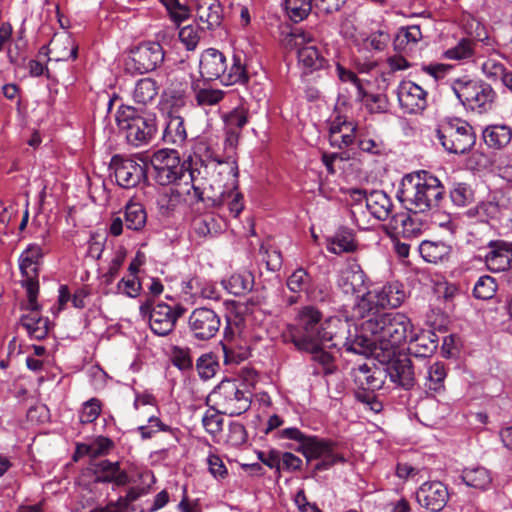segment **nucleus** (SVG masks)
I'll return each mask as SVG.
<instances>
[{
  "label": "nucleus",
  "instance_id": "nucleus-1",
  "mask_svg": "<svg viewBox=\"0 0 512 512\" xmlns=\"http://www.w3.org/2000/svg\"><path fill=\"white\" fill-rule=\"evenodd\" d=\"M206 200L213 207L227 205L230 213L237 217L244 209L242 193L238 191L239 169L237 161L231 157L226 160L211 159L205 164Z\"/></svg>",
  "mask_w": 512,
  "mask_h": 512
},
{
  "label": "nucleus",
  "instance_id": "nucleus-2",
  "mask_svg": "<svg viewBox=\"0 0 512 512\" xmlns=\"http://www.w3.org/2000/svg\"><path fill=\"white\" fill-rule=\"evenodd\" d=\"M445 194L441 181L428 171L406 174L401 181L397 198L412 213H426L439 207Z\"/></svg>",
  "mask_w": 512,
  "mask_h": 512
},
{
  "label": "nucleus",
  "instance_id": "nucleus-3",
  "mask_svg": "<svg viewBox=\"0 0 512 512\" xmlns=\"http://www.w3.org/2000/svg\"><path fill=\"white\" fill-rule=\"evenodd\" d=\"M334 318L323 321V314L318 308L303 306L297 313L296 323L290 325L283 335L284 339L297 350H314L317 343L331 342L335 328H328V324Z\"/></svg>",
  "mask_w": 512,
  "mask_h": 512
},
{
  "label": "nucleus",
  "instance_id": "nucleus-4",
  "mask_svg": "<svg viewBox=\"0 0 512 512\" xmlns=\"http://www.w3.org/2000/svg\"><path fill=\"white\" fill-rule=\"evenodd\" d=\"M411 320L403 313L390 312L375 315L361 323V331L369 333L378 342V348L390 360L396 349L406 342L412 333Z\"/></svg>",
  "mask_w": 512,
  "mask_h": 512
},
{
  "label": "nucleus",
  "instance_id": "nucleus-5",
  "mask_svg": "<svg viewBox=\"0 0 512 512\" xmlns=\"http://www.w3.org/2000/svg\"><path fill=\"white\" fill-rule=\"evenodd\" d=\"M280 439H290L299 443L295 448L296 452L303 454L307 461L321 459L315 466L314 472L327 470L336 463H344L345 458L336 452V444L329 440L320 439L316 436L305 435L296 427L280 430L277 433Z\"/></svg>",
  "mask_w": 512,
  "mask_h": 512
},
{
  "label": "nucleus",
  "instance_id": "nucleus-6",
  "mask_svg": "<svg viewBox=\"0 0 512 512\" xmlns=\"http://www.w3.org/2000/svg\"><path fill=\"white\" fill-rule=\"evenodd\" d=\"M199 72L203 80L219 79L223 85L245 84L248 81L246 67L239 55H234L230 67L224 54L216 49L205 50L199 62Z\"/></svg>",
  "mask_w": 512,
  "mask_h": 512
},
{
  "label": "nucleus",
  "instance_id": "nucleus-7",
  "mask_svg": "<svg viewBox=\"0 0 512 512\" xmlns=\"http://www.w3.org/2000/svg\"><path fill=\"white\" fill-rule=\"evenodd\" d=\"M116 123L127 144L133 147L148 145L157 132L156 120L145 117L128 105H121L116 112Z\"/></svg>",
  "mask_w": 512,
  "mask_h": 512
},
{
  "label": "nucleus",
  "instance_id": "nucleus-8",
  "mask_svg": "<svg viewBox=\"0 0 512 512\" xmlns=\"http://www.w3.org/2000/svg\"><path fill=\"white\" fill-rule=\"evenodd\" d=\"M451 87L463 106L478 113L491 110L497 97L489 83L467 76L455 79Z\"/></svg>",
  "mask_w": 512,
  "mask_h": 512
},
{
  "label": "nucleus",
  "instance_id": "nucleus-9",
  "mask_svg": "<svg viewBox=\"0 0 512 512\" xmlns=\"http://www.w3.org/2000/svg\"><path fill=\"white\" fill-rule=\"evenodd\" d=\"M328 328H335L333 332L330 348L345 349L347 352L368 355L372 354L378 347V342L374 337L368 338L365 332L359 333L356 326L348 321L334 318L328 324Z\"/></svg>",
  "mask_w": 512,
  "mask_h": 512
},
{
  "label": "nucleus",
  "instance_id": "nucleus-10",
  "mask_svg": "<svg viewBox=\"0 0 512 512\" xmlns=\"http://www.w3.org/2000/svg\"><path fill=\"white\" fill-rule=\"evenodd\" d=\"M217 412L238 416L250 408L251 394L244 392L234 380H223L208 397Z\"/></svg>",
  "mask_w": 512,
  "mask_h": 512
},
{
  "label": "nucleus",
  "instance_id": "nucleus-11",
  "mask_svg": "<svg viewBox=\"0 0 512 512\" xmlns=\"http://www.w3.org/2000/svg\"><path fill=\"white\" fill-rule=\"evenodd\" d=\"M436 134L443 148L454 154L466 153L476 141L472 126L459 118L444 120L438 126Z\"/></svg>",
  "mask_w": 512,
  "mask_h": 512
},
{
  "label": "nucleus",
  "instance_id": "nucleus-12",
  "mask_svg": "<svg viewBox=\"0 0 512 512\" xmlns=\"http://www.w3.org/2000/svg\"><path fill=\"white\" fill-rule=\"evenodd\" d=\"M78 44L68 34L53 37L49 46L43 45L34 59V76L43 75L48 72L47 62L51 60L50 53H53L56 61L75 60L78 56Z\"/></svg>",
  "mask_w": 512,
  "mask_h": 512
},
{
  "label": "nucleus",
  "instance_id": "nucleus-13",
  "mask_svg": "<svg viewBox=\"0 0 512 512\" xmlns=\"http://www.w3.org/2000/svg\"><path fill=\"white\" fill-rule=\"evenodd\" d=\"M151 162L155 170V180L159 185H170L184 176V164L176 150H159L153 155Z\"/></svg>",
  "mask_w": 512,
  "mask_h": 512
},
{
  "label": "nucleus",
  "instance_id": "nucleus-14",
  "mask_svg": "<svg viewBox=\"0 0 512 512\" xmlns=\"http://www.w3.org/2000/svg\"><path fill=\"white\" fill-rule=\"evenodd\" d=\"M221 326L218 314L206 307L194 309L188 318V328L192 336L199 341L213 338Z\"/></svg>",
  "mask_w": 512,
  "mask_h": 512
},
{
  "label": "nucleus",
  "instance_id": "nucleus-15",
  "mask_svg": "<svg viewBox=\"0 0 512 512\" xmlns=\"http://www.w3.org/2000/svg\"><path fill=\"white\" fill-rule=\"evenodd\" d=\"M110 168L114 171L116 183L125 189L136 187L146 178L145 166L120 155H114Z\"/></svg>",
  "mask_w": 512,
  "mask_h": 512
},
{
  "label": "nucleus",
  "instance_id": "nucleus-16",
  "mask_svg": "<svg viewBox=\"0 0 512 512\" xmlns=\"http://www.w3.org/2000/svg\"><path fill=\"white\" fill-rule=\"evenodd\" d=\"M131 60L135 71L147 73L155 70L163 62L164 51L158 42H143L131 51Z\"/></svg>",
  "mask_w": 512,
  "mask_h": 512
},
{
  "label": "nucleus",
  "instance_id": "nucleus-17",
  "mask_svg": "<svg viewBox=\"0 0 512 512\" xmlns=\"http://www.w3.org/2000/svg\"><path fill=\"white\" fill-rule=\"evenodd\" d=\"M184 312L185 308L180 305L173 308L166 303L156 304L152 309L149 321L151 330L159 336L169 335Z\"/></svg>",
  "mask_w": 512,
  "mask_h": 512
},
{
  "label": "nucleus",
  "instance_id": "nucleus-18",
  "mask_svg": "<svg viewBox=\"0 0 512 512\" xmlns=\"http://www.w3.org/2000/svg\"><path fill=\"white\" fill-rule=\"evenodd\" d=\"M420 506L432 512L441 511L447 504L449 493L447 487L440 481L423 483L416 492Z\"/></svg>",
  "mask_w": 512,
  "mask_h": 512
},
{
  "label": "nucleus",
  "instance_id": "nucleus-19",
  "mask_svg": "<svg viewBox=\"0 0 512 512\" xmlns=\"http://www.w3.org/2000/svg\"><path fill=\"white\" fill-rule=\"evenodd\" d=\"M397 96L405 113H419L427 106V92L412 81H402L398 86Z\"/></svg>",
  "mask_w": 512,
  "mask_h": 512
},
{
  "label": "nucleus",
  "instance_id": "nucleus-20",
  "mask_svg": "<svg viewBox=\"0 0 512 512\" xmlns=\"http://www.w3.org/2000/svg\"><path fill=\"white\" fill-rule=\"evenodd\" d=\"M94 474V483H111L114 488L124 487L130 483L127 472L120 467L119 462L99 460L90 464Z\"/></svg>",
  "mask_w": 512,
  "mask_h": 512
},
{
  "label": "nucleus",
  "instance_id": "nucleus-21",
  "mask_svg": "<svg viewBox=\"0 0 512 512\" xmlns=\"http://www.w3.org/2000/svg\"><path fill=\"white\" fill-rule=\"evenodd\" d=\"M487 247L490 250L485 255V264L491 272H502L510 269L512 264V242L490 240Z\"/></svg>",
  "mask_w": 512,
  "mask_h": 512
},
{
  "label": "nucleus",
  "instance_id": "nucleus-22",
  "mask_svg": "<svg viewBox=\"0 0 512 512\" xmlns=\"http://www.w3.org/2000/svg\"><path fill=\"white\" fill-rule=\"evenodd\" d=\"M225 148L235 149L244 126L248 123V112L243 107L234 108L223 116Z\"/></svg>",
  "mask_w": 512,
  "mask_h": 512
},
{
  "label": "nucleus",
  "instance_id": "nucleus-23",
  "mask_svg": "<svg viewBox=\"0 0 512 512\" xmlns=\"http://www.w3.org/2000/svg\"><path fill=\"white\" fill-rule=\"evenodd\" d=\"M356 125L346 116L336 115L330 123L329 142L339 149L349 147L355 140Z\"/></svg>",
  "mask_w": 512,
  "mask_h": 512
},
{
  "label": "nucleus",
  "instance_id": "nucleus-24",
  "mask_svg": "<svg viewBox=\"0 0 512 512\" xmlns=\"http://www.w3.org/2000/svg\"><path fill=\"white\" fill-rule=\"evenodd\" d=\"M384 370L386 377L389 376L390 380L398 386L404 389L413 387L415 374L412 361L408 357L403 356L390 360Z\"/></svg>",
  "mask_w": 512,
  "mask_h": 512
},
{
  "label": "nucleus",
  "instance_id": "nucleus-25",
  "mask_svg": "<svg viewBox=\"0 0 512 512\" xmlns=\"http://www.w3.org/2000/svg\"><path fill=\"white\" fill-rule=\"evenodd\" d=\"M485 53L486 55L483 53L476 60L483 75L491 82L502 81L507 73L505 56L495 49H486Z\"/></svg>",
  "mask_w": 512,
  "mask_h": 512
},
{
  "label": "nucleus",
  "instance_id": "nucleus-26",
  "mask_svg": "<svg viewBox=\"0 0 512 512\" xmlns=\"http://www.w3.org/2000/svg\"><path fill=\"white\" fill-rule=\"evenodd\" d=\"M384 367L368 364L359 365L353 369V376L358 389L376 391L383 387L386 379Z\"/></svg>",
  "mask_w": 512,
  "mask_h": 512
},
{
  "label": "nucleus",
  "instance_id": "nucleus-27",
  "mask_svg": "<svg viewBox=\"0 0 512 512\" xmlns=\"http://www.w3.org/2000/svg\"><path fill=\"white\" fill-rule=\"evenodd\" d=\"M195 10L202 29H214L222 23L223 8L219 0H196Z\"/></svg>",
  "mask_w": 512,
  "mask_h": 512
},
{
  "label": "nucleus",
  "instance_id": "nucleus-28",
  "mask_svg": "<svg viewBox=\"0 0 512 512\" xmlns=\"http://www.w3.org/2000/svg\"><path fill=\"white\" fill-rule=\"evenodd\" d=\"M19 270L21 279L18 283L22 288L26 289L27 299L20 301V309L27 311L28 314L32 311V244H29L24 252L19 257Z\"/></svg>",
  "mask_w": 512,
  "mask_h": 512
},
{
  "label": "nucleus",
  "instance_id": "nucleus-29",
  "mask_svg": "<svg viewBox=\"0 0 512 512\" xmlns=\"http://www.w3.org/2000/svg\"><path fill=\"white\" fill-rule=\"evenodd\" d=\"M437 347L438 336L431 330H424L411 336L408 351L415 357H428L436 351Z\"/></svg>",
  "mask_w": 512,
  "mask_h": 512
},
{
  "label": "nucleus",
  "instance_id": "nucleus-30",
  "mask_svg": "<svg viewBox=\"0 0 512 512\" xmlns=\"http://www.w3.org/2000/svg\"><path fill=\"white\" fill-rule=\"evenodd\" d=\"M391 225L403 237L411 238L422 232L424 222L417 214L407 211L394 215L391 219Z\"/></svg>",
  "mask_w": 512,
  "mask_h": 512
},
{
  "label": "nucleus",
  "instance_id": "nucleus-31",
  "mask_svg": "<svg viewBox=\"0 0 512 512\" xmlns=\"http://www.w3.org/2000/svg\"><path fill=\"white\" fill-rule=\"evenodd\" d=\"M418 250L426 262L437 264L449 260L452 246L440 240H424L419 244Z\"/></svg>",
  "mask_w": 512,
  "mask_h": 512
},
{
  "label": "nucleus",
  "instance_id": "nucleus-32",
  "mask_svg": "<svg viewBox=\"0 0 512 512\" xmlns=\"http://www.w3.org/2000/svg\"><path fill=\"white\" fill-rule=\"evenodd\" d=\"M482 137L489 149L502 150L512 140V128L505 124L489 125L483 130Z\"/></svg>",
  "mask_w": 512,
  "mask_h": 512
},
{
  "label": "nucleus",
  "instance_id": "nucleus-33",
  "mask_svg": "<svg viewBox=\"0 0 512 512\" xmlns=\"http://www.w3.org/2000/svg\"><path fill=\"white\" fill-rule=\"evenodd\" d=\"M22 331L26 332L28 338H32V317L28 313L22 314L15 326L16 336L9 343L8 359L0 361L2 369H6L10 360L17 359L23 353L22 345L17 343Z\"/></svg>",
  "mask_w": 512,
  "mask_h": 512
},
{
  "label": "nucleus",
  "instance_id": "nucleus-34",
  "mask_svg": "<svg viewBox=\"0 0 512 512\" xmlns=\"http://www.w3.org/2000/svg\"><path fill=\"white\" fill-rule=\"evenodd\" d=\"M366 207L376 219L384 221L392 213L391 198L382 190H373L366 197Z\"/></svg>",
  "mask_w": 512,
  "mask_h": 512
},
{
  "label": "nucleus",
  "instance_id": "nucleus-35",
  "mask_svg": "<svg viewBox=\"0 0 512 512\" xmlns=\"http://www.w3.org/2000/svg\"><path fill=\"white\" fill-rule=\"evenodd\" d=\"M298 63L305 73H312L327 65V60L322 52L314 45H305L298 49Z\"/></svg>",
  "mask_w": 512,
  "mask_h": 512
},
{
  "label": "nucleus",
  "instance_id": "nucleus-36",
  "mask_svg": "<svg viewBox=\"0 0 512 512\" xmlns=\"http://www.w3.org/2000/svg\"><path fill=\"white\" fill-rule=\"evenodd\" d=\"M383 309L379 300V296L375 289L369 290L362 294L353 307V313L356 317L369 319L375 315H381L379 310Z\"/></svg>",
  "mask_w": 512,
  "mask_h": 512
},
{
  "label": "nucleus",
  "instance_id": "nucleus-37",
  "mask_svg": "<svg viewBox=\"0 0 512 512\" xmlns=\"http://www.w3.org/2000/svg\"><path fill=\"white\" fill-rule=\"evenodd\" d=\"M356 248L355 235L348 228H340L334 236L327 240L328 251L337 255L354 252Z\"/></svg>",
  "mask_w": 512,
  "mask_h": 512
},
{
  "label": "nucleus",
  "instance_id": "nucleus-38",
  "mask_svg": "<svg viewBox=\"0 0 512 512\" xmlns=\"http://www.w3.org/2000/svg\"><path fill=\"white\" fill-rule=\"evenodd\" d=\"M166 126L162 139L167 144L182 145L187 139V130L183 116L165 117Z\"/></svg>",
  "mask_w": 512,
  "mask_h": 512
},
{
  "label": "nucleus",
  "instance_id": "nucleus-39",
  "mask_svg": "<svg viewBox=\"0 0 512 512\" xmlns=\"http://www.w3.org/2000/svg\"><path fill=\"white\" fill-rule=\"evenodd\" d=\"M379 296L382 308H397L399 307L406 297L403 285L399 283H389L382 287L374 288Z\"/></svg>",
  "mask_w": 512,
  "mask_h": 512
},
{
  "label": "nucleus",
  "instance_id": "nucleus-40",
  "mask_svg": "<svg viewBox=\"0 0 512 512\" xmlns=\"http://www.w3.org/2000/svg\"><path fill=\"white\" fill-rule=\"evenodd\" d=\"M159 86L157 82L149 77L138 80L132 91V98L135 103L146 106L158 95Z\"/></svg>",
  "mask_w": 512,
  "mask_h": 512
},
{
  "label": "nucleus",
  "instance_id": "nucleus-41",
  "mask_svg": "<svg viewBox=\"0 0 512 512\" xmlns=\"http://www.w3.org/2000/svg\"><path fill=\"white\" fill-rule=\"evenodd\" d=\"M124 221L129 230H143L147 223L146 209L141 203L128 202L124 207Z\"/></svg>",
  "mask_w": 512,
  "mask_h": 512
},
{
  "label": "nucleus",
  "instance_id": "nucleus-42",
  "mask_svg": "<svg viewBox=\"0 0 512 512\" xmlns=\"http://www.w3.org/2000/svg\"><path fill=\"white\" fill-rule=\"evenodd\" d=\"M225 288L235 296H241L250 292L254 285V276L250 271L244 270L232 274L224 281Z\"/></svg>",
  "mask_w": 512,
  "mask_h": 512
},
{
  "label": "nucleus",
  "instance_id": "nucleus-43",
  "mask_svg": "<svg viewBox=\"0 0 512 512\" xmlns=\"http://www.w3.org/2000/svg\"><path fill=\"white\" fill-rule=\"evenodd\" d=\"M461 478L467 486L480 490L487 489L492 481L490 472L481 466L465 468Z\"/></svg>",
  "mask_w": 512,
  "mask_h": 512
},
{
  "label": "nucleus",
  "instance_id": "nucleus-44",
  "mask_svg": "<svg viewBox=\"0 0 512 512\" xmlns=\"http://www.w3.org/2000/svg\"><path fill=\"white\" fill-rule=\"evenodd\" d=\"M364 284L365 274L360 268H347L342 271L339 286L346 294H358L362 292Z\"/></svg>",
  "mask_w": 512,
  "mask_h": 512
},
{
  "label": "nucleus",
  "instance_id": "nucleus-45",
  "mask_svg": "<svg viewBox=\"0 0 512 512\" xmlns=\"http://www.w3.org/2000/svg\"><path fill=\"white\" fill-rule=\"evenodd\" d=\"M185 105V96L179 92L172 91L161 96L159 109L165 117L182 116L180 112Z\"/></svg>",
  "mask_w": 512,
  "mask_h": 512
},
{
  "label": "nucleus",
  "instance_id": "nucleus-46",
  "mask_svg": "<svg viewBox=\"0 0 512 512\" xmlns=\"http://www.w3.org/2000/svg\"><path fill=\"white\" fill-rule=\"evenodd\" d=\"M447 376L444 363L435 362L427 369L424 386L428 391L440 392L444 390V382Z\"/></svg>",
  "mask_w": 512,
  "mask_h": 512
},
{
  "label": "nucleus",
  "instance_id": "nucleus-47",
  "mask_svg": "<svg viewBox=\"0 0 512 512\" xmlns=\"http://www.w3.org/2000/svg\"><path fill=\"white\" fill-rule=\"evenodd\" d=\"M478 52V43L463 38L454 47L446 50L444 56L450 60H465L471 58L475 53Z\"/></svg>",
  "mask_w": 512,
  "mask_h": 512
},
{
  "label": "nucleus",
  "instance_id": "nucleus-48",
  "mask_svg": "<svg viewBox=\"0 0 512 512\" xmlns=\"http://www.w3.org/2000/svg\"><path fill=\"white\" fill-rule=\"evenodd\" d=\"M313 0H285L286 13L291 21L298 23L308 17L312 10Z\"/></svg>",
  "mask_w": 512,
  "mask_h": 512
},
{
  "label": "nucleus",
  "instance_id": "nucleus-49",
  "mask_svg": "<svg viewBox=\"0 0 512 512\" xmlns=\"http://www.w3.org/2000/svg\"><path fill=\"white\" fill-rule=\"evenodd\" d=\"M391 41V36L388 29L384 26L376 31L371 32L364 40L365 48L381 52L386 49Z\"/></svg>",
  "mask_w": 512,
  "mask_h": 512
},
{
  "label": "nucleus",
  "instance_id": "nucleus-50",
  "mask_svg": "<svg viewBox=\"0 0 512 512\" xmlns=\"http://www.w3.org/2000/svg\"><path fill=\"white\" fill-rule=\"evenodd\" d=\"M180 203V194L172 189L158 194L156 204L159 214L169 216Z\"/></svg>",
  "mask_w": 512,
  "mask_h": 512
},
{
  "label": "nucleus",
  "instance_id": "nucleus-51",
  "mask_svg": "<svg viewBox=\"0 0 512 512\" xmlns=\"http://www.w3.org/2000/svg\"><path fill=\"white\" fill-rule=\"evenodd\" d=\"M498 289L496 280L489 276H481L474 285L473 295L477 299L489 300L494 297Z\"/></svg>",
  "mask_w": 512,
  "mask_h": 512
},
{
  "label": "nucleus",
  "instance_id": "nucleus-52",
  "mask_svg": "<svg viewBox=\"0 0 512 512\" xmlns=\"http://www.w3.org/2000/svg\"><path fill=\"white\" fill-rule=\"evenodd\" d=\"M311 283V276L302 267L297 268L286 281L288 289L293 293H300L306 291Z\"/></svg>",
  "mask_w": 512,
  "mask_h": 512
},
{
  "label": "nucleus",
  "instance_id": "nucleus-53",
  "mask_svg": "<svg viewBox=\"0 0 512 512\" xmlns=\"http://www.w3.org/2000/svg\"><path fill=\"white\" fill-rule=\"evenodd\" d=\"M261 261L265 263L267 270L278 271L282 266L281 252L272 247L262 244L259 249Z\"/></svg>",
  "mask_w": 512,
  "mask_h": 512
},
{
  "label": "nucleus",
  "instance_id": "nucleus-54",
  "mask_svg": "<svg viewBox=\"0 0 512 512\" xmlns=\"http://www.w3.org/2000/svg\"><path fill=\"white\" fill-rule=\"evenodd\" d=\"M225 92L221 89L201 88L195 93V100L199 106H213L224 99Z\"/></svg>",
  "mask_w": 512,
  "mask_h": 512
},
{
  "label": "nucleus",
  "instance_id": "nucleus-55",
  "mask_svg": "<svg viewBox=\"0 0 512 512\" xmlns=\"http://www.w3.org/2000/svg\"><path fill=\"white\" fill-rule=\"evenodd\" d=\"M172 364L182 371L190 370L193 367V359L189 348L174 346L171 350Z\"/></svg>",
  "mask_w": 512,
  "mask_h": 512
},
{
  "label": "nucleus",
  "instance_id": "nucleus-56",
  "mask_svg": "<svg viewBox=\"0 0 512 512\" xmlns=\"http://www.w3.org/2000/svg\"><path fill=\"white\" fill-rule=\"evenodd\" d=\"M218 367V363L212 354H203L196 361V370L200 378L208 380L212 378Z\"/></svg>",
  "mask_w": 512,
  "mask_h": 512
},
{
  "label": "nucleus",
  "instance_id": "nucleus-57",
  "mask_svg": "<svg viewBox=\"0 0 512 512\" xmlns=\"http://www.w3.org/2000/svg\"><path fill=\"white\" fill-rule=\"evenodd\" d=\"M451 201L459 207H464L473 201V192L465 183L456 184L450 191Z\"/></svg>",
  "mask_w": 512,
  "mask_h": 512
},
{
  "label": "nucleus",
  "instance_id": "nucleus-58",
  "mask_svg": "<svg viewBox=\"0 0 512 512\" xmlns=\"http://www.w3.org/2000/svg\"><path fill=\"white\" fill-rule=\"evenodd\" d=\"M221 414L213 407V409L207 410L202 417L203 427L209 434L216 435L222 430L223 419L220 416Z\"/></svg>",
  "mask_w": 512,
  "mask_h": 512
},
{
  "label": "nucleus",
  "instance_id": "nucleus-59",
  "mask_svg": "<svg viewBox=\"0 0 512 512\" xmlns=\"http://www.w3.org/2000/svg\"><path fill=\"white\" fill-rule=\"evenodd\" d=\"M206 462L208 470L214 478L222 480L228 476V470L219 455L209 453Z\"/></svg>",
  "mask_w": 512,
  "mask_h": 512
},
{
  "label": "nucleus",
  "instance_id": "nucleus-60",
  "mask_svg": "<svg viewBox=\"0 0 512 512\" xmlns=\"http://www.w3.org/2000/svg\"><path fill=\"white\" fill-rule=\"evenodd\" d=\"M179 39L187 50H194L200 40L198 28L193 25L182 27L179 31Z\"/></svg>",
  "mask_w": 512,
  "mask_h": 512
},
{
  "label": "nucleus",
  "instance_id": "nucleus-61",
  "mask_svg": "<svg viewBox=\"0 0 512 512\" xmlns=\"http://www.w3.org/2000/svg\"><path fill=\"white\" fill-rule=\"evenodd\" d=\"M100 412V401L93 398L84 404L79 416L80 422L83 424L91 423L98 418Z\"/></svg>",
  "mask_w": 512,
  "mask_h": 512
},
{
  "label": "nucleus",
  "instance_id": "nucleus-62",
  "mask_svg": "<svg viewBox=\"0 0 512 512\" xmlns=\"http://www.w3.org/2000/svg\"><path fill=\"white\" fill-rule=\"evenodd\" d=\"M258 459L271 469H275L278 474L281 471V453L276 449L269 451H259L257 453Z\"/></svg>",
  "mask_w": 512,
  "mask_h": 512
},
{
  "label": "nucleus",
  "instance_id": "nucleus-63",
  "mask_svg": "<svg viewBox=\"0 0 512 512\" xmlns=\"http://www.w3.org/2000/svg\"><path fill=\"white\" fill-rule=\"evenodd\" d=\"M112 447L113 442L109 438L100 436L89 444L88 450H90V457L95 459L108 454Z\"/></svg>",
  "mask_w": 512,
  "mask_h": 512
},
{
  "label": "nucleus",
  "instance_id": "nucleus-64",
  "mask_svg": "<svg viewBox=\"0 0 512 512\" xmlns=\"http://www.w3.org/2000/svg\"><path fill=\"white\" fill-rule=\"evenodd\" d=\"M355 397L359 402L367 405L369 409L374 412H380L382 410V403L377 399L374 391L359 389L356 391Z\"/></svg>",
  "mask_w": 512,
  "mask_h": 512
}]
</instances>
